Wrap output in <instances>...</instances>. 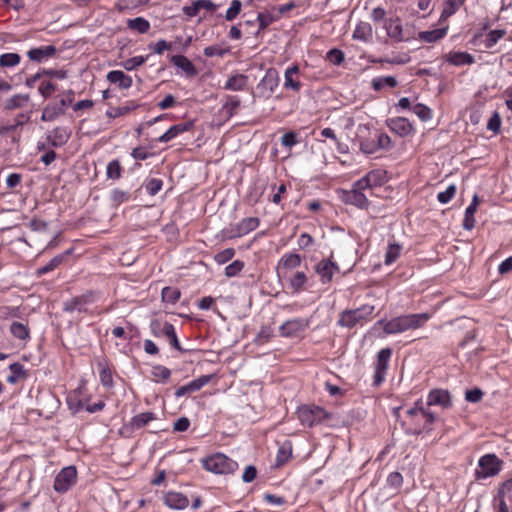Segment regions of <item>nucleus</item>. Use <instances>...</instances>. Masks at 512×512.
<instances>
[{
    "label": "nucleus",
    "mask_w": 512,
    "mask_h": 512,
    "mask_svg": "<svg viewBox=\"0 0 512 512\" xmlns=\"http://www.w3.org/2000/svg\"><path fill=\"white\" fill-rule=\"evenodd\" d=\"M431 318L428 313L405 314L388 321L379 320L377 325L383 326L386 335L401 334L409 330L423 327Z\"/></svg>",
    "instance_id": "obj_1"
},
{
    "label": "nucleus",
    "mask_w": 512,
    "mask_h": 512,
    "mask_svg": "<svg viewBox=\"0 0 512 512\" xmlns=\"http://www.w3.org/2000/svg\"><path fill=\"white\" fill-rule=\"evenodd\" d=\"M374 310L375 307L370 304H364L356 309H346L339 314L337 325L347 329L363 326L371 319Z\"/></svg>",
    "instance_id": "obj_2"
},
{
    "label": "nucleus",
    "mask_w": 512,
    "mask_h": 512,
    "mask_svg": "<svg viewBox=\"0 0 512 512\" xmlns=\"http://www.w3.org/2000/svg\"><path fill=\"white\" fill-rule=\"evenodd\" d=\"M74 91L69 89L64 91L60 96L59 100L55 102H49L43 108L41 120L44 122H53L59 117L63 116L66 112V108L73 103Z\"/></svg>",
    "instance_id": "obj_3"
},
{
    "label": "nucleus",
    "mask_w": 512,
    "mask_h": 512,
    "mask_svg": "<svg viewBox=\"0 0 512 512\" xmlns=\"http://www.w3.org/2000/svg\"><path fill=\"white\" fill-rule=\"evenodd\" d=\"M205 470L214 474H231L238 469V463L223 453H215L202 459Z\"/></svg>",
    "instance_id": "obj_4"
},
{
    "label": "nucleus",
    "mask_w": 512,
    "mask_h": 512,
    "mask_svg": "<svg viewBox=\"0 0 512 512\" xmlns=\"http://www.w3.org/2000/svg\"><path fill=\"white\" fill-rule=\"evenodd\" d=\"M296 414L301 425L309 428L319 425L329 416L324 408L314 404L299 406Z\"/></svg>",
    "instance_id": "obj_5"
},
{
    "label": "nucleus",
    "mask_w": 512,
    "mask_h": 512,
    "mask_svg": "<svg viewBox=\"0 0 512 512\" xmlns=\"http://www.w3.org/2000/svg\"><path fill=\"white\" fill-rule=\"evenodd\" d=\"M280 82L279 73L274 68H269L263 78L256 86V92L253 93L254 98L269 99L277 89Z\"/></svg>",
    "instance_id": "obj_6"
},
{
    "label": "nucleus",
    "mask_w": 512,
    "mask_h": 512,
    "mask_svg": "<svg viewBox=\"0 0 512 512\" xmlns=\"http://www.w3.org/2000/svg\"><path fill=\"white\" fill-rule=\"evenodd\" d=\"M501 469L502 461L495 454H486L480 457L475 476L477 479H486L496 476Z\"/></svg>",
    "instance_id": "obj_7"
},
{
    "label": "nucleus",
    "mask_w": 512,
    "mask_h": 512,
    "mask_svg": "<svg viewBox=\"0 0 512 512\" xmlns=\"http://www.w3.org/2000/svg\"><path fill=\"white\" fill-rule=\"evenodd\" d=\"M365 189H360L356 186V182L352 185L351 190H340L339 198L347 205H353L359 209H367L369 207V200L364 194Z\"/></svg>",
    "instance_id": "obj_8"
},
{
    "label": "nucleus",
    "mask_w": 512,
    "mask_h": 512,
    "mask_svg": "<svg viewBox=\"0 0 512 512\" xmlns=\"http://www.w3.org/2000/svg\"><path fill=\"white\" fill-rule=\"evenodd\" d=\"M77 481L75 466H67L60 470L54 479L53 488L58 493L67 492Z\"/></svg>",
    "instance_id": "obj_9"
},
{
    "label": "nucleus",
    "mask_w": 512,
    "mask_h": 512,
    "mask_svg": "<svg viewBox=\"0 0 512 512\" xmlns=\"http://www.w3.org/2000/svg\"><path fill=\"white\" fill-rule=\"evenodd\" d=\"M391 355L392 350L390 348H383L378 352L373 375L375 386H379L385 380Z\"/></svg>",
    "instance_id": "obj_10"
},
{
    "label": "nucleus",
    "mask_w": 512,
    "mask_h": 512,
    "mask_svg": "<svg viewBox=\"0 0 512 512\" xmlns=\"http://www.w3.org/2000/svg\"><path fill=\"white\" fill-rule=\"evenodd\" d=\"M95 299V296L92 292H88L84 295L74 297L63 303V311L67 313L79 312V313H87V306L91 304Z\"/></svg>",
    "instance_id": "obj_11"
},
{
    "label": "nucleus",
    "mask_w": 512,
    "mask_h": 512,
    "mask_svg": "<svg viewBox=\"0 0 512 512\" xmlns=\"http://www.w3.org/2000/svg\"><path fill=\"white\" fill-rule=\"evenodd\" d=\"M386 182V171L381 169L371 170L361 179L356 181V186L360 189H372L381 186Z\"/></svg>",
    "instance_id": "obj_12"
},
{
    "label": "nucleus",
    "mask_w": 512,
    "mask_h": 512,
    "mask_svg": "<svg viewBox=\"0 0 512 512\" xmlns=\"http://www.w3.org/2000/svg\"><path fill=\"white\" fill-rule=\"evenodd\" d=\"M309 324V319L294 318L284 322L279 329L282 336L293 337L305 331L306 328H308Z\"/></svg>",
    "instance_id": "obj_13"
},
{
    "label": "nucleus",
    "mask_w": 512,
    "mask_h": 512,
    "mask_svg": "<svg viewBox=\"0 0 512 512\" xmlns=\"http://www.w3.org/2000/svg\"><path fill=\"white\" fill-rule=\"evenodd\" d=\"M301 256L297 253H285L278 263V275L286 278L288 272L298 268L301 265Z\"/></svg>",
    "instance_id": "obj_14"
},
{
    "label": "nucleus",
    "mask_w": 512,
    "mask_h": 512,
    "mask_svg": "<svg viewBox=\"0 0 512 512\" xmlns=\"http://www.w3.org/2000/svg\"><path fill=\"white\" fill-rule=\"evenodd\" d=\"M212 378H213V375H202V376L190 381L186 385H183V386H180L179 388H177L175 390L174 395L176 398H181L187 394L197 392L202 387L207 385L212 380Z\"/></svg>",
    "instance_id": "obj_15"
},
{
    "label": "nucleus",
    "mask_w": 512,
    "mask_h": 512,
    "mask_svg": "<svg viewBox=\"0 0 512 512\" xmlns=\"http://www.w3.org/2000/svg\"><path fill=\"white\" fill-rule=\"evenodd\" d=\"M338 271V264L331 259H323L315 266V272L320 276V281L323 284L331 282L334 274Z\"/></svg>",
    "instance_id": "obj_16"
},
{
    "label": "nucleus",
    "mask_w": 512,
    "mask_h": 512,
    "mask_svg": "<svg viewBox=\"0 0 512 512\" xmlns=\"http://www.w3.org/2000/svg\"><path fill=\"white\" fill-rule=\"evenodd\" d=\"M388 128L399 137H407L414 132L411 122L404 117H393L387 120Z\"/></svg>",
    "instance_id": "obj_17"
},
{
    "label": "nucleus",
    "mask_w": 512,
    "mask_h": 512,
    "mask_svg": "<svg viewBox=\"0 0 512 512\" xmlns=\"http://www.w3.org/2000/svg\"><path fill=\"white\" fill-rule=\"evenodd\" d=\"M299 66L293 64L286 68L284 72V84L283 87L294 92H299L302 88V84L299 80Z\"/></svg>",
    "instance_id": "obj_18"
},
{
    "label": "nucleus",
    "mask_w": 512,
    "mask_h": 512,
    "mask_svg": "<svg viewBox=\"0 0 512 512\" xmlns=\"http://www.w3.org/2000/svg\"><path fill=\"white\" fill-rule=\"evenodd\" d=\"M427 404L449 408L452 405L450 393L443 389L431 390L427 396Z\"/></svg>",
    "instance_id": "obj_19"
},
{
    "label": "nucleus",
    "mask_w": 512,
    "mask_h": 512,
    "mask_svg": "<svg viewBox=\"0 0 512 512\" xmlns=\"http://www.w3.org/2000/svg\"><path fill=\"white\" fill-rule=\"evenodd\" d=\"M383 27L391 39L397 42L404 40L402 23L398 17H391L386 19L384 21Z\"/></svg>",
    "instance_id": "obj_20"
},
{
    "label": "nucleus",
    "mask_w": 512,
    "mask_h": 512,
    "mask_svg": "<svg viewBox=\"0 0 512 512\" xmlns=\"http://www.w3.org/2000/svg\"><path fill=\"white\" fill-rule=\"evenodd\" d=\"M444 59L453 66L472 65L475 62L472 54L462 51H450L444 56Z\"/></svg>",
    "instance_id": "obj_21"
},
{
    "label": "nucleus",
    "mask_w": 512,
    "mask_h": 512,
    "mask_svg": "<svg viewBox=\"0 0 512 512\" xmlns=\"http://www.w3.org/2000/svg\"><path fill=\"white\" fill-rule=\"evenodd\" d=\"M164 503L171 509L183 510L188 507L189 500L180 492L170 491L164 495Z\"/></svg>",
    "instance_id": "obj_22"
},
{
    "label": "nucleus",
    "mask_w": 512,
    "mask_h": 512,
    "mask_svg": "<svg viewBox=\"0 0 512 512\" xmlns=\"http://www.w3.org/2000/svg\"><path fill=\"white\" fill-rule=\"evenodd\" d=\"M55 53V46L46 45L30 49L29 51H27V56L31 61L40 63L51 58L55 55Z\"/></svg>",
    "instance_id": "obj_23"
},
{
    "label": "nucleus",
    "mask_w": 512,
    "mask_h": 512,
    "mask_svg": "<svg viewBox=\"0 0 512 512\" xmlns=\"http://www.w3.org/2000/svg\"><path fill=\"white\" fill-rule=\"evenodd\" d=\"M70 138V131L65 127H55L49 135H47L48 143L55 148L65 145Z\"/></svg>",
    "instance_id": "obj_24"
},
{
    "label": "nucleus",
    "mask_w": 512,
    "mask_h": 512,
    "mask_svg": "<svg viewBox=\"0 0 512 512\" xmlns=\"http://www.w3.org/2000/svg\"><path fill=\"white\" fill-rule=\"evenodd\" d=\"M193 125H194V123L192 121L173 125L165 133H163L157 139V141L160 143H167V142L173 140L174 138H176L181 133H184V132L192 129Z\"/></svg>",
    "instance_id": "obj_25"
},
{
    "label": "nucleus",
    "mask_w": 512,
    "mask_h": 512,
    "mask_svg": "<svg viewBox=\"0 0 512 512\" xmlns=\"http://www.w3.org/2000/svg\"><path fill=\"white\" fill-rule=\"evenodd\" d=\"M106 79L110 83L118 85L120 89H129L133 84L131 76L125 74L121 70L109 71L107 73Z\"/></svg>",
    "instance_id": "obj_26"
},
{
    "label": "nucleus",
    "mask_w": 512,
    "mask_h": 512,
    "mask_svg": "<svg viewBox=\"0 0 512 512\" xmlns=\"http://www.w3.org/2000/svg\"><path fill=\"white\" fill-rule=\"evenodd\" d=\"M259 219L256 217H247L242 219L236 226L234 227V237L244 236L252 231H254L259 226Z\"/></svg>",
    "instance_id": "obj_27"
},
{
    "label": "nucleus",
    "mask_w": 512,
    "mask_h": 512,
    "mask_svg": "<svg viewBox=\"0 0 512 512\" xmlns=\"http://www.w3.org/2000/svg\"><path fill=\"white\" fill-rule=\"evenodd\" d=\"M170 61L175 67L181 69L186 76L194 77L197 75V69L186 56L174 55L171 57Z\"/></svg>",
    "instance_id": "obj_28"
},
{
    "label": "nucleus",
    "mask_w": 512,
    "mask_h": 512,
    "mask_svg": "<svg viewBox=\"0 0 512 512\" xmlns=\"http://www.w3.org/2000/svg\"><path fill=\"white\" fill-rule=\"evenodd\" d=\"M353 39L369 43L373 38V29L368 22H360L356 25L353 35Z\"/></svg>",
    "instance_id": "obj_29"
},
{
    "label": "nucleus",
    "mask_w": 512,
    "mask_h": 512,
    "mask_svg": "<svg viewBox=\"0 0 512 512\" xmlns=\"http://www.w3.org/2000/svg\"><path fill=\"white\" fill-rule=\"evenodd\" d=\"M248 84V76L244 74H233L231 75L225 85L224 89L230 91H243Z\"/></svg>",
    "instance_id": "obj_30"
},
{
    "label": "nucleus",
    "mask_w": 512,
    "mask_h": 512,
    "mask_svg": "<svg viewBox=\"0 0 512 512\" xmlns=\"http://www.w3.org/2000/svg\"><path fill=\"white\" fill-rule=\"evenodd\" d=\"M30 120V113L18 114L12 123L0 125V135H6L10 132H14L17 128L23 126Z\"/></svg>",
    "instance_id": "obj_31"
},
{
    "label": "nucleus",
    "mask_w": 512,
    "mask_h": 512,
    "mask_svg": "<svg viewBox=\"0 0 512 512\" xmlns=\"http://www.w3.org/2000/svg\"><path fill=\"white\" fill-rule=\"evenodd\" d=\"M286 279H288L290 288L293 292H300L304 290L308 281L307 275L303 271H296L291 275H287Z\"/></svg>",
    "instance_id": "obj_32"
},
{
    "label": "nucleus",
    "mask_w": 512,
    "mask_h": 512,
    "mask_svg": "<svg viewBox=\"0 0 512 512\" xmlns=\"http://www.w3.org/2000/svg\"><path fill=\"white\" fill-rule=\"evenodd\" d=\"M478 206V197L474 195L471 203L467 206L465 210V216L463 220V228L466 230H472L475 227V217L474 214L477 210Z\"/></svg>",
    "instance_id": "obj_33"
},
{
    "label": "nucleus",
    "mask_w": 512,
    "mask_h": 512,
    "mask_svg": "<svg viewBox=\"0 0 512 512\" xmlns=\"http://www.w3.org/2000/svg\"><path fill=\"white\" fill-rule=\"evenodd\" d=\"M156 418V414L153 412H143L131 418L130 426L133 429H140L148 425L151 421L155 420Z\"/></svg>",
    "instance_id": "obj_34"
},
{
    "label": "nucleus",
    "mask_w": 512,
    "mask_h": 512,
    "mask_svg": "<svg viewBox=\"0 0 512 512\" xmlns=\"http://www.w3.org/2000/svg\"><path fill=\"white\" fill-rule=\"evenodd\" d=\"M447 28H439L429 31H421L418 34V39L423 42L433 43L445 37Z\"/></svg>",
    "instance_id": "obj_35"
},
{
    "label": "nucleus",
    "mask_w": 512,
    "mask_h": 512,
    "mask_svg": "<svg viewBox=\"0 0 512 512\" xmlns=\"http://www.w3.org/2000/svg\"><path fill=\"white\" fill-rule=\"evenodd\" d=\"M465 3V0H444L440 19H447L454 15Z\"/></svg>",
    "instance_id": "obj_36"
},
{
    "label": "nucleus",
    "mask_w": 512,
    "mask_h": 512,
    "mask_svg": "<svg viewBox=\"0 0 512 512\" xmlns=\"http://www.w3.org/2000/svg\"><path fill=\"white\" fill-rule=\"evenodd\" d=\"M292 456V444L290 441H284L278 448L276 454V465L282 466L289 461Z\"/></svg>",
    "instance_id": "obj_37"
},
{
    "label": "nucleus",
    "mask_w": 512,
    "mask_h": 512,
    "mask_svg": "<svg viewBox=\"0 0 512 512\" xmlns=\"http://www.w3.org/2000/svg\"><path fill=\"white\" fill-rule=\"evenodd\" d=\"M30 100L29 94H15L5 101L7 110H15L27 105Z\"/></svg>",
    "instance_id": "obj_38"
},
{
    "label": "nucleus",
    "mask_w": 512,
    "mask_h": 512,
    "mask_svg": "<svg viewBox=\"0 0 512 512\" xmlns=\"http://www.w3.org/2000/svg\"><path fill=\"white\" fill-rule=\"evenodd\" d=\"M127 27L130 30L136 31L140 34H145L150 30L151 25L150 22L144 17H136L127 20Z\"/></svg>",
    "instance_id": "obj_39"
},
{
    "label": "nucleus",
    "mask_w": 512,
    "mask_h": 512,
    "mask_svg": "<svg viewBox=\"0 0 512 512\" xmlns=\"http://www.w3.org/2000/svg\"><path fill=\"white\" fill-rule=\"evenodd\" d=\"M398 81L394 76L375 77L371 80V87L374 91H380L385 87L394 88Z\"/></svg>",
    "instance_id": "obj_40"
},
{
    "label": "nucleus",
    "mask_w": 512,
    "mask_h": 512,
    "mask_svg": "<svg viewBox=\"0 0 512 512\" xmlns=\"http://www.w3.org/2000/svg\"><path fill=\"white\" fill-rule=\"evenodd\" d=\"M70 250L58 254L55 257H53L45 266L37 269V275H44L46 273H49L53 271L55 268H57L64 260L65 258L70 254Z\"/></svg>",
    "instance_id": "obj_41"
},
{
    "label": "nucleus",
    "mask_w": 512,
    "mask_h": 512,
    "mask_svg": "<svg viewBox=\"0 0 512 512\" xmlns=\"http://www.w3.org/2000/svg\"><path fill=\"white\" fill-rule=\"evenodd\" d=\"M137 104L133 101H130L128 102L127 104L123 105V106H119V107H110L107 111H106V116L108 118H117V117H120V116H124L128 113H130L131 111H133L134 109L137 108Z\"/></svg>",
    "instance_id": "obj_42"
},
{
    "label": "nucleus",
    "mask_w": 512,
    "mask_h": 512,
    "mask_svg": "<svg viewBox=\"0 0 512 512\" xmlns=\"http://www.w3.org/2000/svg\"><path fill=\"white\" fill-rule=\"evenodd\" d=\"M370 137H362L359 138V148L361 152L364 154H374L378 151L376 139H375V132L373 135L369 132Z\"/></svg>",
    "instance_id": "obj_43"
},
{
    "label": "nucleus",
    "mask_w": 512,
    "mask_h": 512,
    "mask_svg": "<svg viewBox=\"0 0 512 512\" xmlns=\"http://www.w3.org/2000/svg\"><path fill=\"white\" fill-rule=\"evenodd\" d=\"M10 375L7 376V382L16 384L21 378H25L27 373L22 364L15 362L9 365Z\"/></svg>",
    "instance_id": "obj_44"
},
{
    "label": "nucleus",
    "mask_w": 512,
    "mask_h": 512,
    "mask_svg": "<svg viewBox=\"0 0 512 512\" xmlns=\"http://www.w3.org/2000/svg\"><path fill=\"white\" fill-rule=\"evenodd\" d=\"M401 251L402 245L395 241L389 242L385 253V264L391 265L392 263H394L399 258Z\"/></svg>",
    "instance_id": "obj_45"
},
{
    "label": "nucleus",
    "mask_w": 512,
    "mask_h": 512,
    "mask_svg": "<svg viewBox=\"0 0 512 512\" xmlns=\"http://www.w3.org/2000/svg\"><path fill=\"white\" fill-rule=\"evenodd\" d=\"M278 20L279 14H276L273 9L271 11L258 13L257 21L259 22V31L266 29L269 25Z\"/></svg>",
    "instance_id": "obj_46"
},
{
    "label": "nucleus",
    "mask_w": 512,
    "mask_h": 512,
    "mask_svg": "<svg viewBox=\"0 0 512 512\" xmlns=\"http://www.w3.org/2000/svg\"><path fill=\"white\" fill-rule=\"evenodd\" d=\"M151 331L155 337H166L170 333L173 325L169 322H161L159 320H154L151 322Z\"/></svg>",
    "instance_id": "obj_47"
},
{
    "label": "nucleus",
    "mask_w": 512,
    "mask_h": 512,
    "mask_svg": "<svg viewBox=\"0 0 512 512\" xmlns=\"http://www.w3.org/2000/svg\"><path fill=\"white\" fill-rule=\"evenodd\" d=\"M10 332L15 338L22 341H26L30 338L29 328L20 322H12L10 325Z\"/></svg>",
    "instance_id": "obj_48"
},
{
    "label": "nucleus",
    "mask_w": 512,
    "mask_h": 512,
    "mask_svg": "<svg viewBox=\"0 0 512 512\" xmlns=\"http://www.w3.org/2000/svg\"><path fill=\"white\" fill-rule=\"evenodd\" d=\"M148 58L149 55H138L122 61L120 65L126 71H133L136 70L138 67L142 66L148 60Z\"/></svg>",
    "instance_id": "obj_49"
},
{
    "label": "nucleus",
    "mask_w": 512,
    "mask_h": 512,
    "mask_svg": "<svg viewBox=\"0 0 512 512\" xmlns=\"http://www.w3.org/2000/svg\"><path fill=\"white\" fill-rule=\"evenodd\" d=\"M181 296V292L176 287H164L161 291V298L164 303L175 304Z\"/></svg>",
    "instance_id": "obj_50"
},
{
    "label": "nucleus",
    "mask_w": 512,
    "mask_h": 512,
    "mask_svg": "<svg viewBox=\"0 0 512 512\" xmlns=\"http://www.w3.org/2000/svg\"><path fill=\"white\" fill-rule=\"evenodd\" d=\"M153 380L157 383L167 381L171 376V370L163 365H154L151 370Z\"/></svg>",
    "instance_id": "obj_51"
},
{
    "label": "nucleus",
    "mask_w": 512,
    "mask_h": 512,
    "mask_svg": "<svg viewBox=\"0 0 512 512\" xmlns=\"http://www.w3.org/2000/svg\"><path fill=\"white\" fill-rule=\"evenodd\" d=\"M122 174V166L118 160H112L107 164L106 176L108 179L118 180Z\"/></svg>",
    "instance_id": "obj_52"
},
{
    "label": "nucleus",
    "mask_w": 512,
    "mask_h": 512,
    "mask_svg": "<svg viewBox=\"0 0 512 512\" xmlns=\"http://www.w3.org/2000/svg\"><path fill=\"white\" fill-rule=\"evenodd\" d=\"M412 111L421 121H428L432 118V110L421 103H417L412 107Z\"/></svg>",
    "instance_id": "obj_53"
},
{
    "label": "nucleus",
    "mask_w": 512,
    "mask_h": 512,
    "mask_svg": "<svg viewBox=\"0 0 512 512\" xmlns=\"http://www.w3.org/2000/svg\"><path fill=\"white\" fill-rule=\"evenodd\" d=\"M505 34L506 31L504 29L491 30L486 36L485 47L488 49L492 48Z\"/></svg>",
    "instance_id": "obj_54"
},
{
    "label": "nucleus",
    "mask_w": 512,
    "mask_h": 512,
    "mask_svg": "<svg viewBox=\"0 0 512 512\" xmlns=\"http://www.w3.org/2000/svg\"><path fill=\"white\" fill-rule=\"evenodd\" d=\"M502 118L498 111H494L489 118L486 128L494 134H498L501 130Z\"/></svg>",
    "instance_id": "obj_55"
},
{
    "label": "nucleus",
    "mask_w": 512,
    "mask_h": 512,
    "mask_svg": "<svg viewBox=\"0 0 512 512\" xmlns=\"http://www.w3.org/2000/svg\"><path fill=\"white\" fill-rule=\"evenodd\" d=\"M21 57L17 53H4L0 55V66L14 67L20 63Z\"/></svg>",
    "instance_id": "obj_56"
},
{
    "label": "nucleus",
    "mask_w": 512,
    "mask_h": 512,
    "mask_svg": "<svg viewBox=\"0 0 512 512\" xmlns=\"http://www.w3.org/2000/svg\"><path fill=\"white\" fill-rule=\"evenodd\" d=\"M375 139L378 151L379 150H388L392 147V141L389 135L384 132L375 131Z\"/></svg>",
    "instance_id": "obj_57"
},
{
    "label": "nucleus",
    "mask_w": 512,
    "mask_h": 512,
    "mask_svg": "<svg viewBox=\"0 0 512 512\" xmlns=\"http://www.w3.org/2000/svg\"><path fill=\"white\" fill-rule=\"evenodd\" d=\"M111 200L116 205L119 206L122 203L128 202L130 200V193L121 189H113L111 191Z\"/></svg>",
    "instance_id": "obj_58"
},
{
    "label": "nucleus",
    "mask_w": 512,
    "mask_h": 512,
    "mask_svg": "<svg viewBox=\"0 0 512 512\" xmlns=\"http://www.w3.org/2000/svg\"><path fill=\"white\" fill-rule=\"evenodd\" d=\"M512 492V478H509L502 482L498 488L497 495L495 499H507L510 497Z\"/></svg>",
    "instance_id": "obj_59"
},
{
    "label": "nucleus",
    "mask_w": 512,
    "mask_h": 512,
    "mask_svg": "<svg viewBox=\"0 0 512 512\" xmlns=\"http://www.w3.org/2000/svg\"><path fill=\"white\" fill-rule=\"evenodd\" d=\"M163 186V181L158 178H150L145 183V189L147 193L151 196L156 195Z\"/></svg>",
    "instance_id": "obj_60"
},
{
    "label": "nucleus",
    "mask_w": 512,
    "mask_h": 512,
    "mask_svg": "<svg viewBox=\"0 0 512 512\" xmlns=\"http://www.w3.org/2000/svg\"><path fill=\"white\" fill-rule=\"evenodd\" d=\"M456 186L454 184L449 185L445 191H441L437 194V200L441 204H447L455 196Z\"/></svg>",
    "instance_id": "obj_61"
},
{
    "label": "nucleus",
    "mask_w": 512,
    "mask_h": 512,
    "mask_svg": "<svg viewBox=\"0 0 512 512\" xmlns=\"http://www.w3.org/2000/svg\"><path fill=\"white\" fill-rule=\"evenodd\" d=\"M235 255V250L233 248H226L220 252H218L214 256V260L216 263L222 265L230 261Z\"/></svg>",
    "instance_id": "obj_62"
},
{
    "label": "nucleus",
    "mask_w": 512,
    "mask_h": 512,
    "mask_svg": "<svg viewBox=\"0 0 512 512\" xmlns=\"http://www.w3.org/2000/svg\"><path fill=\"white\" fill-rule=\"evenodd\" d=\"M241 8H242L241 1L233 0L231 2L230 7L227 9V11L225 13V19L227 21L234 20L239 15V13L241 12Z\"/></svg>",
    "instance_id": "obj_63"
},
{
    "label": "nucleus",
    "mask_w": 512,
    "mask_h": 512,
    "mask_svg": "<svg viewBox=\"0 0 512 512\" xmlns=\"http://www.w3.org/2000/svg\"><path fill=\"white\" fill-rule=\"evenodd\" d=\"M326 59L334 65H340L344 61L345 55L341 50L334 48L327 52Z\"/></svg>",
    "instance_id": "obj_64"
}]
</instances>
